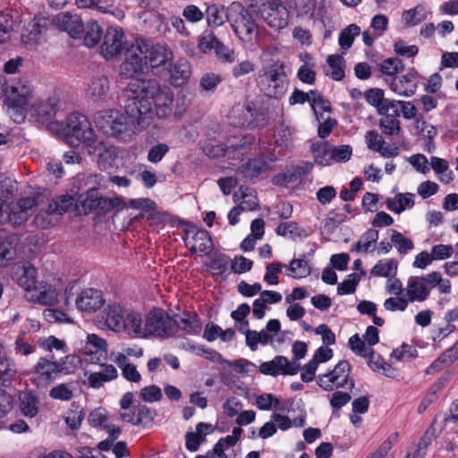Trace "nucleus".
I'll use <instances>...</instances> for the list:
<instances>
[{"mask_svg": "<svg viewBox=\"0 0 458 458\" xmlns=\"http://www.w3.org/2000/svg\"><path fill=\"white\" fill-rule=\"evenodd\" d=\"M310 106L318 119H319V116L322 117L323 113L331 111L330 102L325 99L317 90H314Z\"/></svg>", "mask_w": 458, "mask_h": 458, "instance_id": "0e129e2a", "label": "nucleus"}, {"mask_svg": "<svg viewBox=\"0 0 458 458\" xmlns=\"http://www.w3.org/2000/svg\"><path fill=\"white\" fill-rule=\"evenodd\" d=\"M261 16L269 27L276 30H282L288 24L289 13L281 0H268L261 10Z\"/></svg>", "mask_w": 458, "mask_h": 458, "instance_id": "ddd939ff", "label": "nucleus"}, {"mask_svg": "<svg viewBox=\"0 0 458 458\" xmlns=\"http://www.w3.org/2000/svg\"><path fill=\"white\" fill-rule=\"evenodd\" d=\"M115 363L120 368L123 377L130 382L139 383L141 380V375L137 367L129 361L125 354L118 353L114 359Z\"/></svg>", "mask_w": 458, "mask_h": 458, "instance_id": "e433bc0d", "label": "nucleus"}, {"mask_svg": "<svg viewBox=\"0 0 458 458\" xmlns=\"http://www.w3.org/2000/svg\"><path fill=\"white\" fill-rule=\"evenodd\" d=\"M397 271V262L393 259L379 260L371 269L370 273L374 276L393 277Z\"/></svg>", "mask_w": 458, "mask_h": 458, "instance_id": "8fccbe9b", "label": "nucleus"}, {"mask_svg": "<svg viewBox=\"0 0 458 458\" xmlns=\"http://www.w3.org/2000/svg\"><path fill=\"white\" fill-rule=\"evenodd\" d=\"M270 169L268 164L262 159L253 158L247 161L242 166V173L247 179H254Z\"/></svg>", "mask_w": 458, "mask_h": 458, "instance_id": "79ce46f5", "label": "nucleus"}, {"mask_svg": "<svg viewBox=\"0 0 458 458\" xmlns=\"http://www.w3.org/2000/svg\"><path fill=\"white\" fill-rule=\"evenodd\" d=\"M87 146L89 154L98 162V165L104 168H106L107 164L114 160L117 156L115 147L103 140H98L96 136L93 140L87 143Z\"/></svg>", "mask_w": 458, "mask_h": 458, "instance_id": "a211bd4d", "label": "nucleus"}, {"mask_svg": "<svg viewBox=\"0 0 458 458\" xmlns=\"http://www.w3.org/2000/svg\"><path fill=\"white\" fill-rule=\"evenodd\" d=\"M126 47L125 35L119 27L110 26L106 29L100 47L101 55L112 59L122 53Z\"/></svg>", "mask_w": 458, "mask_h": 458, "instance_id": "9b49d317", "label": "nucleus"}, {"mask_svg": "<svg viewBox=\"0 0 458 458\" xmlns=\"http://www.w3.org/2000/svg\"><path fill=\"white\" fill-rule=\"evenodd\" d=\"M379 120V126L386 135L398 134L400 131V121L394 115L382 114Z\"/></svg>", "mask_w": 458, "mask_h": 458, "instance_id": "680f3d73", "label": "nucleus"}, {"mask_svg": "<svg viewBox=\"0 0 458 458\" xmlns=\"http://www.w3.org/2000/svg\"><path fill=\"white\" fill-rule=\"evenodd\" d=\"M46 23V19L34 18L21 34L22 42L30 46L41 44L45 40Z\"/></svg>", "mask_w": 458, "mask_h": 458, "instance_id": "393cba45", "label": "nucleus"}, {"mask_svg": "<svg viewBox=\"0 0 458 458\" xmlns=\"http://www.w3.org/2000/svg\"><path fill=\"white\" fill-rule=\"evenodd\" d=\"M378 239V232L374 229L367 230L360 238L355 245L357 251L369 252L372 251L371 249L373 244L377 242Z\"/></svg>", "mask_w": 458, "mask_h": 458, "instance_id": "6e6d98bb", "label": "nucleus"}, {"mask_svg": "<svg viewBox=\"0 0 458 458\" xmlns=\"http://www.w3.org/2000/svg\"><path fill=\"white\" fill-rule=\"evenodd\" d=\"M286 73L283 62L274 63L260 76L259 86L269 98H280L286 90Z\"/></svg>", "mask_w": 458, "mask_h": 458, "instance_id": "0eeeda50", "label": "nucleus"}, {"mask_svg": "<svg viewBox=\"0 0 458 458\" xmlns=\"http://www.w3.org/2000/svg\"><path fill=\"white\" fill-rule=\"evenodd\" d=\"M391 90L398 96L411 97L418 88L417 72L409 70L405 74L392 77L389 81Z\"/></svg>", "mask_w": 458, "mask_h": 458, "instance_id": "6ab92c4d", "label": "nucleus"}, {"mask_svg": "<svg viewBox=\"0 0 458 458\" xmlns=\"http://www.w3.org/2000/svg\"><path fill=\"white\" fill-rule=\"evenodd\" d=\"M63 366L58 361L41 357L33 368L30 380L38 387H47L62 372Z\"/></svg>", "mask_w": 458, "mask_h": 458, "instance_id": "1a4fd4ad", "label": "nucleus"}, {"mask_svg": "<svg viewBox=\"0 0 458 458\" xmlns=\"http://www.w3.org/2000/svg\"><path fill=\"white\" fill-rule=\"evenodd\" d=\"M428 283L429 284L430 289L437 287L439 293L448 294L451 293V283L448 279L443 278L441 274L437 271H434L428 274Z\"/></svg>", "mask_w": 458, "mask_h": 458, "instance_id": "bf43d9fd", "label": "nucleus"}, {"mask_svg": "<svg viewBox=\"0 0 458 458\" xmlns=\"http://www.w3.org/2000/svg\"><path fill=\"white\" fill-rule=\"evenodd\" d=\"M118 377V371L114 365H103L101 370L93 372L89 376V385L93 388L101 387L106 382L115 379Z\"/></svg>", "mask_w": 458, "mask_h": 458, "instance_id": "72a5a7b5", "label": "nucleus"}, {"mask_svg": "<svg viewBox=\"0 0 458 458\" xmlns=\"http://www.w3.org/2000/svg\"><path fill=\"white\" fill-rule=\"evenodd\" d=\"M207 21L209 26L219 27L231 20V5L228 8L210 5L207 8Z\"/></svg>", "mask_w": 458, "mask_h": 458, "instance_id": "f704fd0d", "label": "nucleus"}, {"mask_svg": "<svg viewBox=\"0 0 458 458\" xmlns=\"http://www.w3.org/2000/svg\"><path fill=\"white\" fill-rule=\"evenodd\" d=\"M352 366L345 360H340L331 370L319 374L317 377V384L324 391L333 392L344 388L352 390L354 380L351 377Z\"/></svg>", "mask_w": 458, "mask_h": 458, "instance_id": "423d86ee", "label": "nucleus"}, {"mask_svg": "<svg viewBox=\"0 0 458 458\" xmlns=\"http://www.w3.org/2000/svg\"><path fill=\"white\" fill-rule=\"evenodd\" d=\"M104 303L102 293L92 288L81 291L75 300L77 309L89 313L97 311L103 307Z\"/></svg>", "mask_w": 458, "mask_h": 458, "instance_id": "412c9836", "label": "nucleus"}, {"mask_svg": "<svg viewBox=\"0 0 458 458\" xmlns=\"http://www.w3.org/2000/svg\"><path fill=\"white\" fill-rule=\"evenodd\" d=\"M288 276L293 278H304L310 275L311 268L304 256L293 259L288 267Z\"/></svg>", "mask_w": 458, "mask_h": 458, "instance_id": "de8ad7c7", "label": "nucleus"}, {"mask_svg": "<svg viewBox=\"0 0 458 458\" xmlns=\"http://www.w3.org/2000/svg\"><path fill=\"white\" fill-rule=\"evenodd\" d=\"M38 344L47 352H52L53 350L61 351L63 353H66L68 352L65 342L54 335L40 338L38 340Z\"/></svg>", "mask_w": 458, "mask_h": 458, "instance_id": "052dcab7", "label": "nucleus"}, {"mask_svg": "<svg viewBox=\"0 0 458 458\" xmlns=\"http://www.w3.org/2000/svg\"><path fill=\"white\" fill-rule=\"evenodd\" d=\"M126 92L132 98L146 101L153 115L166 119L173 114L174 96L173 89L166 84H162L155 79H135L131 81Z\"/></svg>", "mask_w": 458, "mask_h": 458, "instance_id": "f03ea898", "label": "nucleus"}, {"mask_svg": "<svg viewBox=\"0 0 458 458\" xmlns=\"http://www.w3.org/2000/svg\"><path fill=\"white\" fill-rule=\"evenodd\" d=\"M124 60L120 65V74L125 78H133L143 73L148 67V42L136 39L131 46H126Z\"/></svg>", "mask_w": 458, "mask_h": 458, "instance_id": "39448f33", "label": "nucleus"}, {"mask_svg": "<svg viewBox=\"0 0 458 458\" xmlns=\"http://www.w3.org/2000/svg\"><path fill=\"white\" fill-rule=\"evenodd\" d=\"M17 369L14 360L5 353L0 357V381L4 385L16 375Z\"/></svg>", "mask_w": 458, "mask_h": 458, "instance_id": "603ef678", "label": "nucleus"}, {"mask_svg": "<svg viewBox=\"0 0 458 458\" xmlns=\"http://www.w3.org/2000/svg\"><path fill=\"white\" fill-rule=\"evenodd\" d=\"M169 81L175 87L184 85L191 74L190 63L186 59H179L173 65L170 64Z\"/></svg>", "mask_w": 458, "mask_h": 458, "instance_id": "c85d7f7f", "label": "nucleus"}, {"mask_svg": "<svg viewBox=\"0 0 458 458\" xmlns=\"http://www.w3.org/2000/svg\"><path fill=\"white\" fill-rule=\"evenodd\" d=\"M101 197L96 188L79 195L76 202L81 206V211L85 214L91 211H98Z\"/></svg>", "mask_w": 458, "mask_h": 458, "instance_id": "4c0bfd02", "label": "nucleus"}, {"mask_svg": "<svg viewBox=\"0 0 458 458\" xmlns=\"http://www.w3.org/2000/svg\"><path fill=\"white\" fill-rule=\"evenodd\" d=\"M250 312V305L247 303H242L231 313V317L234 320L235 326L240 332L242 330H247V327H249V321L246 319V318Z\"/></svg>", "mask_w": 458, "mask_h": 458, "instance_id": "4d7b16f0", "label": "nucleus"}, {"mask_svg": "<svg viewBox=\"0 0 458 458\" xmlns=\"http://www.w3.org/2000/svg\"><path fill=\"white\" fill-rule=\"evenodd\" d=\"M428 274L421 276H411L407 280L405 296L410 302L426 301L431 292L428 283Z\"/></svg>", "mask_w": 458, "mask_h": 458, "instance_id": "2eb2a0df", "label": "nucleus"}, {"mask_svg": "<svg viewBox=\"0 0 458 458\" xmlns=\"http://www.w3.org/2000/svg\"><path fill=\"white\" fill-rule=\"evenodd\" d=\"M109 90V81L105 76H98L91 79L88 86V95L91 98L102 99Z\"/></svg>", "mask_w": 458, "mask_h": 458, "instance_id": "a19ab883", "label": "nucleus"}, {"mask_svg": "<svg viewBox=\"0 0 458 458\" xmlns=\"http://www.w3.org/2000/svg\"><path fill=\"white\" fill-rule=\"evenodd\" d=\"M326 74L334 81H341L344 77V59L340 55H330L327 59Z\"/></svg>", "mask_w": 458, "mask_h": 458, "instance_id": "ea45409f", "label": "nucleus"}, {"mask_svg": "<svg viewBox=\"0 0 458 458\" xmlns=\"http://www.w3.org/2000/svg\"><path fill=\"white\" fill-rule=\"evenodd\" d=\"M88 420L92 427L108 432L107 438L99 442L98 448L101 451H109L113 443L119 437L121 429L110 423L107 411L103 408L92 411L89 415Z\"/></svg>", "mask_w": 458, "mask_h": 458, "instance_id": "9d476101", "label": "nucleus"}, {"mask_svg": "<svg viewBox=\"0 0 458 458\" xmlns=\"http://www.w3.org/2000/svg\"><path fill=\"white\" fill-rule=\"evenodd\" d=\"M5 93L16 102L17 105L22 106L27 104L32 93V87L28 81L13 80L8 85L6 83Z\"/></svg>", "mask_w": 458, "mask_h": 458, "instance_id": "cd10ccee", "label": "nucleus"}, {"mask_svg": "<svg viewBox=\"0 0 458 458\" xmlns=\"http://www.w3.org/2000/svg\"><path fill=\"white\" fill-rule=\"evenodd\" d=\"M177 330L180 329L188 335H198L201 331V323L197 314H184L179 320H176Z\"/></svg>", "mask_w": 458, "mask_h": 458, "instance_id": "58836bf2", "label": "nucleus"}, {"mask_svg": "<svg viewBox=\"0 0 458 458\" xmlns=\"http://www.w3.org/2000/svg\"><path fill=\"white\" fill-rule=\"evenodd\" d=\"M386 205L390 211L400 214L414 206V195L408 192L398 193L394 198H387Z\"/></svg>", "mask_w": 458, "mask_h": 458, "instance_id": "c9c22d12", "label": "nucleus"}, {"mask_svg": "<svg viewBox=\"0 0 458 458\" xmlns=\"http://www.w3.org/2000/svg\"><path fill=\"white\" fill-rule=\"evenodd\" d=\"M293 130L284 124L281 123L275 132L276 142L280 146L287 147L293 140Z\"/></svg>", "mask_w": 458, "mask_h": 458, "instance_id": "774afa93", "label": "nucleus"}, {"mask_svg": "<svg viewBox=\"0 0 458 458\" xmlns=\"http://www.w3.org/2000/svg\"><path fill=\"white\" fill-rule=\"evenodd\" d=\"M122 331L134 338L147 339L146 315L137 311H128Z\"/></svg>", "mask_w": 458, "mask_h": 458, "instance_id": "4be33fe9", "label": "nucleus"}, {"mask_svg": "<svg viewBox=\"0 0 458 458\" xmlns=\"http://www.w3.org/2000/svg\"><path fill=\"white\" fill-rule=\"evenodd\" d=\"M55 25L72 37L78 35L82 30L81 21L78 16L69 13H61L55 17Z\"/></svg>", "mask_w": 458, "mask_h": 458, "instance_id": "2f4dec72", "label": "nucleus"}, {"mask_svg": "<svg viewBox=\"0 0 458 458\" xmlns=\"http://www.w3.org/2000/svg\"><path fill=\"white\" fill-rule=\"evenodd\" d=\"M147 338H169L177 332L176 320L162 309H152L146 315Z\"/></svg>", "mask_w": 458, "mask_h": 458, "instance_id": "6e6552de", "label": "nucleus"}, {"mask_svg": "<svg viewBox=\"0 0 458 458\" xmlns=\"http://www.w3.org/2000/svg\"><path fill=\"white\" fill-rule=\"evenodd\" d=\"M365 140L370 150L378 152L384 157H393L399 155V148L395 146L386 145L383 137L376 131H367Z\"/></svg>", "mask_w": 458, "mask_h": 458, "instance_id": "bb28decb", "label": "nucleus"}, {"mask_svg": "<svg viewBox=\"0 0 458 458\" xmlns=\"http://www.w3.org/2000/svg\"><path fill=\"white\" fill-rule=\"evenodd\" d=\"M183 241L192 253L207 255L213 250V242L207 230L191 226L185 231Z\"/></svg>", "mask_w": 458, "mask_h": 458, "instance_id": "f8f14e48", "label": "nucleus"}, {"mask_svg": "<svg viewBox=\"0 0 458 458\" xmlns=\"http://www.w3.org/2000/svg\"><path fill=\"white\" fill-rule=\"evenodd\" d=\"M12 279L25 291L36 289L37 270L29 262L18 263L13 267Z\"/></svg>", "mask_w": 458, "mask_h": 458, "instance_id": "dca6fc26", "label": "nucleus"}, {"mask_svg": "<svg viewBox=\"0 0 458 458\" xmlns=\"http://www.w3.org/2000/svg\"><path fill=\"white\" fill-rule=\"evenodd\" d=\"M81 357L89 363H99L107 354V344L105 339L95 334L88 335L87 341L81 348Z\"/></svg>", "mask_w": 458, "mask_h": 458, "instance_id": "4468645a", "label": "nucleus"}, {"mask_svg": "<svg viewBox=\"0 0 458 458\" xmlns=\"http://www.w3.org/2000/svg\"><path fill=\"white\" fill-rule=\"evenodd\" d=\"M174 55L168 46L163 44L150 45L148 43L147 61L152 70L167 69Z\"/></svg>", "mask_w": 458, "mask_h": 458, "instance_id": "aec40b11", "label": "nucleus"}, {"mask_svg": "<svg viewBox=\"0 0 458 458\" xmlns=\"http://www.w3.org/2000/svg\"><path fill=\"white\" fill-rule=\"evenodd\" d=\"M230 23L233 32L247 49L254 48L259 29L253 15L240 4H231Z\"/></svg>", "mask_w": 458, "mask_h": 458, "instance_id": "7ed1b4c3", "label": "nucleus"}, {"mask_svg": "<svg viewBox=\"0 0 458 458\" xmlns=\"http://www.w3.org/2000/svg\"><path fill=\"white\" fill-rule=\"evenodd\" d=\"M300 369V365L296 361H289L284 356H276L269 361H265L260 364L259 371L265 375L277 376L284 375H295Z\"/></svg>", "mask_w": 458, "mask_h": 458, "instance_id": "f3484780", "label": "nucleus"}, {"mask_svg": "<svg viewBox=\"0 0 458 458\" xmlns=\"http://www.w3.org/2000/svg\"><path fill=\"white\" fill-rule=\"evenodd\" d=\"M49 129L61 137H66L71 142L75 139L87 144L93 140L96 135L87 117L79 113L68 115L64 123H50Z\"/></svg>", "mask_w": 458, "mask_h": 458, "instance_id": "20e7f679", "label": "nucleus"}, {"mask_svg": "<svg viewBox=\"0 0 458 458\" xmlns=\"http://www.w3.org/2000/svg\"><path fill=\"white\" fill-rule=\"evenodd\" d=\"M360 33V28L357 24H350L344 29L338 38V43L343 50H348L352 46L354 38Z\"/></svg>", "mask_w": 458, "mask_h": 458, "instance_id": "864d4df0", "label": "nucleus"}, {"mask_svg": "<svg viewBox=\"0 0 458 458\" xmlns=\"http://www.w3.org/2000/svg\"><path fill=\"white\" fill-rule=\"evenodd\" d=\"M391 242L401 254H406L414 248L412 242L397 231H393Z\"/></svg>", "mask_w": 458, "mask_h": 458, "instance_id": "69168bd1", "label": "nucleus"}, {"mask_svg": "<svg viewBox=\"0 0 458 458\" xmlns=\"http://www.w3.org/2000/svg\"><path fill=\"white\" fill-rule=\"evenodd\" d=\"M115 0H75V4L81 9H90L101 13H110L118 20L125 17L124 12L114 7Z\"/></svg>", "mask_w": 458, "mask_h": 458, "instance_id": "5701e85b", "label": "nucleus"}, {"mask_svg": "<svg viewBox=\"0 0 458 458\" xmlns=\"http://www.w3.org/2000/svg\"><path fill=\"white\" fill-rule=\"evenodd\" d=\"M348 344L351 350L360 357L368 358L369 354H372L373 349L365 341H362L358 334L351 336Z\"/></svg>", "mask_w": 458, "mask_h": 458, "instance_id": "13d9d810", "label": "nucleus"}, {"mask_svg": "<svg viewBox=\"0 0 458 458\" xmlns=\"http://www.w3.org/2000/svg\"><path fill=\"white\" fill-rule=\"evenodd\" d=\"M458 359V342L443 352L426 369L427 374H435L453 364Z\"/></svg>", "mask_w": 458, "mask_h": 458, "instance_id": "473e14b6", "label": "nucleus"}, {"mask_svg": "<svg viewBox=\"0 0 458 458\" xmlns=\"http://www.w3.org/2000/svg\"><path fill=\"white\" fill-rule=\"evenodd\" d=\"M410 301L405 295H395L385 300L383 306L386 310L395 312L406 310Z\"/></svg>", "mask_w": 458, "mask_h": 458, "instance_id": "e2e57ef3", "label": "nucleus"}, {"mask_svg": "<svg viewBox=\"0 0 458 458\" xmlns=\"http://www.w3.org/2000/svg\"><path fill=\"white\" fill-rule=\"evenodd\" d=\"M203 428H206L207 429H211L212 425L207 424L204 422H199L196 426V432L193 433H188L186 435V448L191 452H196L198 451L201 442L204 440V437L202 436L203 433Z\"/></svg>", "mask_w": 458, "mask_h": 458, "instance_id": "3c124183", "label": "nucleus"}, {"mask_svg": "<svg viewBox=\"0 0 458 458\" xmlns=\"http://www.w3.org/2000/svg\"><path fill=\"white\" fill-rule=\"evenodd\" d=\"M311 151L317 164L320 165H330L332 164V146L327 142L313 143Z\"/></svg>", "mask_w": 458, "mask_h": 458, "instance_id": "37998d69", "label": "nucleus"}, {"mask_svg": "<svg viewBox=\"0 0 458 458\" xmlns=\"http://www.w3.org/2000/svg\"><path fill=\"white\" fill-rule=\"evenodd\" d=\"M128 311L118 303L108 304L106 309V325L113 331L121 332Z\"/></svg>", "mask_w": 458, "mask_h": 458, "instance_id": "7c9ffc66", "label": "nucleus"}, {"mask_svg": "<svg viewBox=\"0 0 458 458\" xmlns=\"http://www.w3.org/2000/svg\"><path fill=\"white\" fill-rule=\"evenodd\" d=\"M127 94L124 114L116 110H105L95 118L100 130L123 142L130 141L136 133L146 130L153 122V112L149 105Z\"/></svg>", "mask_w": 458, "mask_h": 458, "instance_id": "f257e3e1", "label": "nucleus"}, {"mask_svg": "<svg viewBox=\"0 0 458 458\" xmlns=\"http://www.w3.org/2000/svg\"><path fill=\"white\" fill-rule=\"evenodd\" d=\"M20 409L22 414L29 418H34L38 412V400L30 393L20 395Z\"/></svg>", "mask_w": 458, "mask_h": 458, "instance_id": "09e8293b", "label": "nucleus"}, {"mask_svg": "<svg viewBox=\"0 0 458 458\" xmlns=\"http://www.w3.org/2000/svg\"><path fill=\"white\" fill-rule=\"evenodd\" d=\"M428 11L423 4H418L414 8L404 11L402 15L403 21L409 26H415L428 17Z\"/></svg>", "mask_w": 458, "mask_h": 458, "instance_id": "a18cd8bd", "label": "nucleus"}, {"mask_svg": "<svg viewBox=\"0 0 458 458\" xmlns=\"http://www.w3.org/2000/svg\"><path fill=\"white\" fill-rule=\"evenodd\" d=\"M37 202L34 198L27 197L19 199L12 208L8 216L13 225H21L33 214Z\"/></svg>", "mask_w": 458, "mask_h": 458, "instance_id": "a878e982", "label": "nucleus"}, {"mask_svg": "<svg viewBox=\"0 0 458 458\" xmlns=\"http://www.w3.org/2000/svg\"><path fill=\"white\" fill-rule=\"evenodd\" d=\"M74 204V199L70 195H62L49 202L47 214L62 216Z\"/></svg>", "mask_w": 458, "mask_h": 458, "instance_id": "49530a36", "label": "nucleus"}, {"mask_svg": "<svg viewBox=\"0 0 458 458\" xmlns=\"http://www.w3.org/2000/svg\"><path fill=\"white\" fill-rule=\"evenodd\" d=\"M302 60L304 61V64L299 68L297 77L301 81L311 85L316 81V72L314 71L316 64L312 56L309 54H306Z\"/></svg>", "mask_w": 458, "mask_h": 458, "instance_id": "c03bdc74", "label": "nucleus"}, {"mask_svg": "<svg viewBox=\"0 0 458 458\" xmlns=\"http://www.w3.org/2000/svg\"><path fill=\"white\" fill-rule=\"evenodd\" d=\"M102 36V29L96 21H89L84 35V44L88 47L97 46Z\"/></svg>", "mask_w": 458, "mask_h": 458, "instance_id": "5fc2aeb1", "label": "nucleus"}, {"mask_svg": "<svg viewBox=\"0 0 458 458\" xmlns=\"http://www.w3.org/2000/svg\"><path fill=\"white\" fill-rule=\"evenodd\" d=\"M250 145V142L247 140L242 138L233 137L231 140H228V142L224 148L221 145L206 147L204 148L205 152L208 156L211 157H217L220 156H230L232 152L238 151L239 154L243 155L242 150L246 149Z\"/></svg>", "mask_w": 458, "mask_h": 458, "instance_id": "b1692460", "label": "nucleus"}, {"mask_svg": "<svg viewBox=\"0 0 458 458\" xmlns=\"http://www.w3.org/2000/svg\"><path fill=\"white\" fill-rule=\"evenodd\" d=\"M18 239L14 234L3 233L0 241V267H4L16 257Z\"/></svg>", "mask_w": 458, "mask_h": 458, "instance_id": "c756f323", "label": "nucleus"}, {"mask_svg": "<svg viewBox=\"0 0 458 458\" xmlns=\"http://www.w3.org/2000/svg\"><path fill=\"white\" fill-rule=\"evenodd\" d=\"M98 212L106 214L115 208H123L124 201L121 197L104 198L101 197Z\"/></svg>", "mask_w": 458, "mask_h": 458, "instance_id": "338daca9", "label": "nucleus"}]
</instances>
